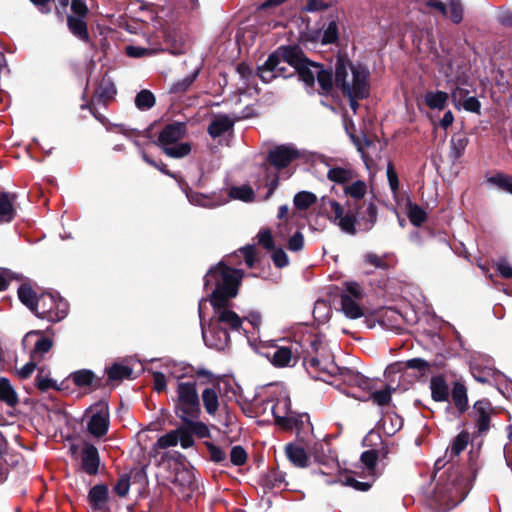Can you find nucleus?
<instances>
[{
    "instance_id": "nucleus-1",
    "label": "nucleus",
    "mask_w": 512,
    "mask_h": 512,
    "mask_svg": "<svg viewBox=\"0 0 512 512\" xmlns=\"http://www.w3.org/2000/svg\"><path fill=\"white\" fill-rule=\"evenodd\" d=\"M321 201L325 211L329 206L333 213L329 220L349 235L357 234V226L361 231L368 232L377 222L378 210L372 201H346L344 206L332 199L322 198Z\"/></svg>"
},
{
    "instance_id": "nucleus-2",
    "label": "nucleus",
    "mask_w": 512,
    "mask_h": 512,
    "mask_svg": "<svg viewBox=\"0 0 512 512\" xmlns=\"http://www.w3.org/2000/svg\"><path fill=\"white\" fill-rule=\"evenodd\" d=\"M479 469V453L470 451L467 466L451 465L440 476L435 488L436 497L456 505L472 489Z\"/></svg>"
},
{
    "instance_id": "nucleus-3",
    "label": "nucleus",
    "mask_w": 512,
    "mask_h": 512,
    "mask_svg": "<svg viewBox=\"0 0 512 512\" xmlns=\"http://www.w3.org/2000/svg\"><path fill=\"white\" fill-rule=\"evenodd\" d=\"M242 276V270L231 268L223 262L209 269L204 277V287L207 289L211 282L215 284L209 296L214 310L227 307L230 299L237 296Z\"/></svg>"
},
{
    "instance_id": "nucleus-4",
    "label": "nucleus",
    "mask_w": 512,
    "mask_h": 512,
    "mask_svg": "<svg viewBox=\"0 0 512 512\" xmlns=\"http://www.w3.org/2000/svg\"><path fill=\"white\" fill-rule=\"evenodd\" d=\"M187 134V124L185 122H172L166 124L159 132L157 140L153 143L158 146L162 152L174 159L187 156L191 152V144L188 142L178 143L179 140Z\"/></svg>"
},
{
    "instance_id": "nucleus-5",
    "label": "nucleus",
    "mask_w": 512,
    "mask_h": 512,
    "mask_svg": "<svg viewBox=\"0 0 512 512\" xmlns=\"http://www.w3.org/2000/svg\"><path fill=\"white\" fill-rule=\"evenodd\" d=\"M176 397L173 399L174 412L179 419L186 416L200 417L201 404L196 381H178Z\"/></svg>"
},
{
    "instance_id": "nucleus-6",
    "label": "nucleus",
    "mask_w": 512,
    "mask_h": 512,
    "mask_svg": "<svg viewBox=\"0 0 512 512\" xmlns=\"http://www.w3.org/2000/svg\"><path fill=\"white\" fill-rule=\"evenodd\" d=\"M369 76L370 72L364 65H358L352 69V87L347 92H341L342 95L349 100L350 108L354 113L359 108V100H363L369 96Z\"/></svg>"
},
{
    "instance_id": "nucleus-7",
    "label": "nucleus",
    "mask_w": 512,
    "mask_h": 512,
    "mask_svg": "<svg viewBox=\"0 0 512 512\" xmlns=\"http://www.w3.org/2000/svg\"><path fill=\"white\" fill-rule=\"evenodd\" d=\"M301 157L300 151L292 145H277L268 151L266 161L276 170L281 171Z\"/></svg>"
},
{
    "instance_id": "nucleus-8",
    "label": "nucleus",
    "mask_w": 512,
    "mask_h": 512,
    "mask_svg": "<svg viewBox=\"0 0 512 512\" xmlns=\"http://www.w3.org/2000/svg\"><path fill=\"white\" fill-rule=\"evenodd\" d=\"M283 60L275 53H271L266 61L258 67L257 75L264 83H270L278 77L289 78L295 75V72H289L288 68L281 65Z\"/></svg>"
},
{
    "instance_id": "nucleus-9",
    "label": "nucleus",
    "mask_w": 512,
    "mask_h": 512,
    "mask_svg": "<svg viewBox=\"0 0 512 512\" xmlns=\"http://www.w3.org/2000/svg\"><path fill=\"white\" fill-rule=\"evenodd\" d=\"M178 442L183 449L190 448L195 444L194 438L187 435L182 424L176 429L159 437L155 445L158 448L166 449L168 447L176 446Z\"/></svg>"
},
{
    "instance_id": "nucleus-10",
    "label": "nucleus",
    "mask_w": 512,
    "mask_h": 512,
    "mask_svg": "<svg viewBox=\"0 0 512 512\" xmlns=\"http://www.w3.org/2000/svg\"><path fill=\"white\" fill-rule=\"evenodd\" d=\"M100 406L101 408L90 417L87 423L88 432L97 438L105 436L110 425L107 403H102Z\"/></svg>"
},
{
    "instance_id": "nucleus-11",
    "label": "nucleus",
    "mask_w": 512,
    "mask_h": 512,
    "mask_svg": "<svg viewBox=\"0 0 512 512\" xmlns=\"http://www.w3.org/2000/svg\"><path fill=\"white\" fill-rule=\"evenodd\" d=\"M491 412L492 406L488 399H481L474 403L471 416L478 433L482 434L490 429Z\"/></svg>"
},
{
    "instance_id": "nucleus-12",
    "label": "nucleus",
    "mask_w": 512,
    "mask_h": 512,
    "mask_svg": "<svg viewBox=\"0 0 512 512\" xmlns=\"http://www.w3.org/2000/svg\"><path fill=\"white\" fill-rule=\"evenodd\" d=\"M36 337L33 348L30 351V358L42 361L46 353H48L53 347V340L50 337L44 335L41 330H33L26 334L23 339L25 344L29 339Z\"/></svg>"
},
{
    "instance_id": "nucleus-13",
    "label": "nucleus",
    "mask_w": 512,
    "mask_h": 512,
    "mask_svg": "<svg viewBox=\"0 0 512 512\" xmlns=\"http://www.w3.org/2000/svg\"><path fill=\"white\" fill-rule=\"evenodd\" d=\"M355 67L347 56L338 55L336 58L333 77L335 81V88L341 92H347L352 87V83L348 81V68L352 71Z\"/></svg>"
},
{
    "instance_id": "nucleus-14",
    "label": "nucleus",
    "mask_w": 512,
    "mask_h": 512,
    "mask_svg": "<svg viewBox=\"0 0 512 512\" xmlns=\"http://www.w3.org/2000/svg\"><path fill=\"white\" fill-rule=\"evenodd\" d=\"M100 455L98 449L91 443H85L81 450V470L95 476L99 472Z\"/></svg>"
},
{
    "instance_id": "nucleus-15",
    "label": "nucleus",
    "mask_w": 512,
    "mask_h": 512,
    "mask_svg": "<svg viewBox=\"0 0 512 512\" xmlns=\"http://www.w3.org/2000/svg\"><path fill=\"white\" fill-rule=\"evenodd\" d=\"M272 414L274 417L275 424L284 431H291L296 425L293 419V413L290 411V402L284 400L283 402H277L272 406Z\"/></svg>"
},
{
    "instance_id": "nucleus-16",
    "label": "nucleus",
    "mask_w": 512,
    "mask_h": 512,
    "mask_svg": "<svg viewBox=\"0 0 512 512\" xmlns=\"http://www.w3.org/2000/svg\"><path fill=\"white\" fill-rule=\"evenodd\" d=\"M74 385L78 388H90L92 391L105 387L103 377H97L92 370L80 369L70 374Z\"/></svg>"
},
{
    "instance_id": "nucleus-17",
    "label": "nucleus",
    "mask_w": 512,
    "mask_h": 512,
    "mask_svg": "<svg viewBox=\"0 0 512 512\" xmlns=\"http://www.w3.org/2000/svg\"><path fill=\"white\" fill-rule=\"evenodd\" d=\"M273 53L294 69L301 63H308V57L298 45H281Z\"/></svg>"
},
{
    "instance_id": "nucleus-18",
    "label": "nucleus",
    "mask_w": 512,
    "mask_h": 512,
    "mask_svg": "<svg viewBox=\"0 0 512 512\" xmlns=\"http://www.w3.org/2000/svg\"><path fill=\"white\" fill-rule=\"evenodd\" d=\"M315 461L321 465L338 468V455L335 449H333L329 442L316 443L312 451Z\"/></svg>"
},
{
    "instance_id": "nucleus-19",
    "label": "nucleus",
    "mask_w": 512,
    "mask_h": 512,
    "mask_svg": "<svg viewBox=\"0 0 512 512\" xmlns=\"http://www.w3.org/2000/svg\"><path fill=\"white\" fill-rule=\"evenodd\" d=\"M88 503L94 512L108 511L109 489L106 484L93 486L87 496Z\"/></svg>"
},
{
    "instance_id": "nucleus-20",
    "label": "nucleus",
    "mask_w": 512,
    "mask_h": 512,
    "mask_svg": "<svg viewBox=\"0 0 512 512\" xmlns=\"http://www.w3.org/2000/svg\"><path fill=\"white\" fill-rule=\"evenodd\" d=\"M339 370L344 383L350 386L358 387L364 392L373 390V381L360 372L354 371L350 368H341Z\"/></svg>"
},
{
    "instance_id": "nucleus-21",
    "label": "nucleus",
    "mask_w": 512,
    "mask_h": 512,
    "mask_svg": "<svg viewBox=\"0 0 512 512\" xmlns=\"http://www.w3.org/2000/svg\"><path fill=\"white\" fill-rule=\"evenodd\" d=\"M300 354L297 348L291 347H278L271 356V363L275 367H286L296 365Z\"/></svg>"
},
{
    "instance_id": "nucleus-22",
    "label": "nucleus",
    "mask_w": 512,
    "mask_h": 512,
    "mask_svg": "<svg viewBox=\"0 0 512 512\" xmlns=\"http://www.w3.org/2000/svg\"><path fill=\"white\" fill-rule=\"evenodd\" d=\"M17 199L16 193L7 191L0 192V222L10 223L16 217L15 202Z\"/></svg>"
},
{
    "instance_id": "nucleus-23",
    "label": "nucleus",
    "mask_w": 512,
    "mask_h": 512,
    "mask_svg": "<svg viewBox=\"0 0 512 512\" xmlns=\"http://www.w3.org/2000/svg\"><path fill=\"white\" fill-rule=\"evenodd\" d=\"M105 374L107 375L106 386H114L119 384L124 379H132L133 369L128 365L120 363H113L110 367L105 368Z\"/></svg>"
},
{
    "instance_id": "nucleus-24",
    "label": "nucleus",
    "mask_w": 512,
    "mask_h": 512,
    "mask_svg": "<svg viewBox=\"0 0 512 512\" xmlns=\"http://www.w3.org/2000/svg\"><path fill=\"white\" fill-rule=\"evenodd\" d=\"M117 93L115 84L106 74L102 77L100 82L98 83L93 98L99 103L103 105H107L111 100L114 99Z\"/></svg>"
},
{
    "instance_id": "nucleus-25",
    "label": "nucleus",
    "mask_w": 512,
    "mask_h": 512,
    "mask_svg": "<svg viewBox=\"0 0 512 512\" xmlns=\"http://www.w3.org/2000/svg\"><path fill=\"white\" fill-rule=\"evenodd\" d=\"M200 417H191L186 416L184 419H180L182 422V427H184L188 436L192 437L196 436L200 439L202 438H210L211 433L208 426L202 422L198 421Z\"/></svg>"
},
{
    "instance_id": "nucleus-26",
    "label": "nucleus",
    "mask_w": 512,
    "mask_h": 512,
    "mask_svg": "<svg viewBox=\"0 0 512 512\" xmlns=\"http://www.w3.org/2000/svg\"><path fill=\"white\" fill-rule=\"evenodd\" d=\"M234 127V120L226 114H219L214 117L207 128L208 134L212 138H218L226 132L232 130Z\"/></svg>"
},
{
    "instance_id": "nucleus-27",
    "label": "nucleus",
    "mask_w": 512,
    "mask_h": 512,
    "mask_svg": "<svg viewBox=\"0 0 512 512\" xmlns=\"http://www.w3.org/2000/svg\"><path fill=\"white\" fill-rule=\"evenodd\" d=\"M87 17H74L72 15L67 16V27L69 31L77 37L79 40L89 43L90 35L88 31V25L86 21Z\"/></svg>"
},
{
    "instance_id": "nucleus-28",
    "label": "nucleus",
    "mask_w": 512,
    "mask_h": 512,
    "mask_svg": "<svg viewBox=\"0 0 512 512\" xmlns=\"http://www.w3.org/2000/svg\"><path fill=\"white\" fill-rule=\"evenodd\" d=\"M320 90L318 93L323 96H328L332 93L335 87V81L333 77V69L325 68L323 64H321V68H317L316 77Z\"/></svg>"
},
{
    "instance_id": "nucleus-29",
    "label": "nucleus",
    "mask_w": 512,
    "mask_h": 512,
    "mask_svg": "<svg viewBox=\"0 0 512 512\" xmlns=\"http://www.w3.org/2000/svg\"><path fill=\"white\" fill-rule=\"evenodd\" d=\"M285 453L289 461L298 468H306L309 466V456L305 449L300 445L288 443L285 446Z\"/></svg>"
},
{
    "instance_id": "nucleus-30",
    "label": "nucleus",
    "mask_w": 512,
    "mask_h": 512,
    "mask_svg": "<svg viewBox=\"0 0 512 512\" xmlns=\"http://www.w3.org/2000/svg\"><path fill=\"white\" fill-rule=\"evenodd\" d=\"M431 398L435 402H446L449 400V386L442 375L433 376L430 380Z\"/></svg>"
},
{
    "instance_id": "nucleus-31",
    "label": "nucleus",
    "mask_w": 512,
    "mask_h": 512,
    "mask_svg": "<svg viewBox=\"0 0 512 512\" xmlns=\"http://www.w3.org/2000/svg\"><path fill=\"white\" fill-rule=\"evenodd\" d=\"M285 476L286 474L278 468H272L262 477L261 485L269 490H282L288 486Z\"/></svg>"
},
{
    "instance_id": "nucleus-32",
    "label": "nucleus",
    "mask_w": 512,
    "mask_h": 512,
    "mask_svg": "<svg viewBox=\"0 0 512 512\" xmlns=\"http://www.w3.org/2000/svg\"><path fill=\"white\" fill-rule=\"evenodd\" d=\"M451 398L459 416L468 410L467 389L463 383L458 381L454 382L451 390Z\"/></svg>"
},
{
    "instance_id": "nucleus-33",
    "label": "nucleus",
    "mask_w": 512,
    "mask_h": 512,
    "mask_svg": "<svg viewBox=\"0 0 512 512\" xmlns=\"http://www.w3.org/2000/svg\"><path fill=\"white\" fill-rule=\"evenodd\" d=\"M55 305V296L51 293H42L39 295V299L37 301V308L33 309V313L38 318L46 319L50 322V314H53V309Z\"/></svg>"
},
{
    "instance_id": "nucleus-34",
    "label": "nucleus",
    "mask_w": 512,
    "mask_h": 512,
    "mask_svg": "<svg viewBox=\"0 0 512 512\" xmlns=\"http://www.w3.org/2000/svg\"><path fill=\"white\" fill-rule=\"evenodd\" d=\"M308 63H301L298 67L294 69L295 74L299 76V79L308 87L313 88L315 85V77L316 71L313 72L311 67L321 68V63L314 62L308 58Z\"/></svg>"
},
{
    "instance_id": "nucleus-35",
    "label": "nucleus",
    "mask_w": 512,
    "mask_h": 512,
    "mask_svg": "<svg viewBox=\"0 0 512 512\" xmlns=\"http://www.w3.org/2000/svg\"><path fill=\"white\" fill-rule=\"evenodd\" d=\"M191 371L193 374L191 375L192 378H194L193 381H196V385H211L210 388H219L221 377L218 375H215L210 370H207L205 368H194L191 367Z\"/></svg>"
},
{
    "instance_id": "nucleus-36",
    "label": "nucleus",
    "mask_w": 512,
    "mask_h": 512,
    "mask_svg": "<svg viewBox=\"0 0 512 512\" xmlns=\"http://www.w3.org/2000/svg\"><path fill=\"white\" fill-rule=\"evenodd\" d=\"M219 388H205L202 391L201 399L207 414L215 416L219 409Z\"/></svg>"
},
{
    "instance_id": "nucleus-37",
    "label": "nucleus",
    "mask_w": 512,
    "mask_h": 512,
    "mask_svg": "<svg viewBox=\"0 0 512 512\" xmlns=\"http://www.w3.org/2000/svg\"><path fill=\"white\" fill-rule=\"evenodd\" d=\"M217 313V324L223 323L230 327V329L238 331L242 327V319L238 314L230 309L220 308L214 310Z\"/></svg>"
},
{
    "instance_id": "nucleus-38",
    "label": "nucleus",
    "mask_w": 512,
    "mask_h": 512,
    "mask_svg": "<svg viewBox=\"0 0 512 512\" xmlns=\"http://www.w3.org/2000/svg\"><path fill=\"white\" fill-rule=\"evenodd\" d=\"M18 298L30 311L37 308L39 296L30 284L22 283L17 290Z\"/></svg>"
},
{
    "instance_id": "nucleus-39",
    "label": "nucleus",
    "mask_w": 512,
    "mask_h": 512,
    "mask_svg": "<svg viewBox=\"0 0 512 512\" xmlns=\"http://www.w3.org/2000/svg\"><path fill=\"white\" fill-rule=\"evenodd\" d=\"M469 143L468 137L464 133H455L450 140V157L453 160L461 158Z\"/></svg>"
},
{
    "instance_id": "nucleus-40",
    "label": "nucleus",
    "mask_w": 512,
    "mask_h": 512,
    "mask_svg": "<svg viewBox=\"0 0 512 512\" xmlns=\"http://www.w3.org/2000/svg\"><path fill=\"white\" fill-rule=\"evenodd\" d=\"M449 99V94L444 91H427L424 95L425 104L433 110H443Z\"/></svg>"
},
{
    "instance_id": "nucleus-41",
    "label": "nucleus",
    "mask_w": 512,
    "mask_h": 512,
    "mask_svg": "<svg viewBox=\"0 0 512 512\" xmlns=\"http://www.w3.org/2000/svg\"><path fill=\"white\" fill-rule=\"evenodd\" d=\"M341 308L345 316L351 319H357L364 315L357 299H353L347 294L341 295Z\"/></svg>"
},
{
    "instance_id": "nucleus-42",
    "label": "nucleus",
    "mask_w": 512,
    "mask_h": 512,
    "mask_svg": "<svg viewBox=\"0 0 512 512\" xmlns=\"http://www.w3.org/2000/svg\"><path fill=\"white\" fill-rule=\"evenodd\" d=\"M0 400L10 407H15L19 402L16 391L5 377L0 378Z\"/></svg>"
},
{
    "instance_id": "nucleus-43",
    "label": "nucleus",
    "mask_w": 512,
    "mask_h": 512,
    "mask_svg": "<svg viewBox=\"0 0 512 512\" xmlns=\"http://www.w3.org/2000/svg\"><path fill=\"white\" fill-rule=\"evenodd\" d=\"M395 391L390 385H386L383 390L380 391H366L368 396L363 398V401L372 400L378 406H386L391 402L392 393Z\"/></svg>"
},
{
    "instance_id": "nucleus-44",
    "label": "nucleus",
    "mask_w": 512,
    "mask_h": 512,
    "mask_svg": "<svg viewBox=\"0 0 512 512\" xmlns=\"http://www.w3.org/2000/svg\"><path fill=\"white\" fill-rule=\"evenodd\" d=\"M352 178L353 171L343 167H332L327 172V179L337 184H345Z\"/></svg>"
},
{
    "instance_id": "nucleus-45",
    "label": "nucleus",
    "mask_w": 512,
    "mask_h": 512,
    "mask_svg": "<svg viewBox=\"0 0 512 512\" xmlns=\"http://www.w3.org/2000/svg\"><path fill=\"white\" fill-rule=\"evenodd\" d=\"M366 192L367 185L362 180H357L344 188V193L351 198L349 201H365L363 198Z\"/></svg>"
},
{
    "instance_id": "nucleus-46",
    "label": "nucleus",
    "mask_w": 512,
    "mask_h": 512,
    "mask_svg": "<svg viewBox=\"0 0 512 512\" xmlns=\"http://www.w3.org/2000/svg\"><path fill=\"white\" fill-rule=\"evenodd\" d=\"M408 218L412 225L415 227H421L427 220V213L419 205L412 203L410 200L407 203Z\"/></svg>"
},
{
    "instance_id": "nucleus-47",
    "label": "nucleus",
    "mask_w": 512,
    "mask_h": 512,
    "mask_svg": "<svg viewBox=\"0 0 512 512\" xmlns=\"http://www.w3.org/2000/svg\"><path fill=\"white\" fill-rule=\"evenodd\" d=\"M44 369V367L38 368V374L35 377V386L37 389L41 392H47L50 389L62 391V387L58 386L55 380L43 375Z\"/></svg>"
},
{
    "instance_id": "nucleus-48",
    "label": "nucleus",
    "mask_w": 512,
    "mask_h": 512,
    "mask_svg": "<svg viewBox=\"0 0 512 512\" xmlns=\"http://www.w3.org/2000/svg\"><path fill=\"white\" fill-rule=\"evenodd\" d=\"M317 201V197L314 193L309 191L298 192L293 199L294 206L296 209L305 211Z\"/></svg>"
},
{
    "instance_id": "nucleus-49",
    "label": "nucleus",
    "mask_w": 512,
    "mask_h": 512,
    "mask_svg": "<svg viewBox=\"0 0 512 512\" xmlns=\"http://www.w3.org/2000/svg\"><path fill=\"white\" fill-rule=\"evenodd\" d=\"M363 261L365 264L383 271H388L391 267L388 262V254L378 256L376 253L368 252L363 256Z\"/></svg>"
},
{
    "instance_id": "nucleus-50",
    "label": "nucleus",
    "mask_w": 512,
    "mask_h": 512,
    "mask_svg": "<svg viewBox=\"0 0 512 512\" xmlns=\"http://www.w3.org/2000/svg\"><path fill=\"white\" fill-rule=\"evenodd\" d=\"M379 458V452L375 449L366 450L361 454L360 460L367 468L368 474L376 477V465Z\"/></svg>"
},
{
    "instance_id": "nucleus-51",
    "label": "nucleus",
    "mask_w": 512,
    "mask_h": 512,
    "mask_svg": "<svg viewBox=\"0 0 512 512\" xmlns=\"http://www.w3.org/2000/svg\"><path fill=\"white\" fill-rule=\"evenodd\" d=\"M156 99L154 94L147 89H143L137 93L135 97V105L141 111L151 109L155 105Z\"/></svg>"
},
{
    "instance_id": "nucleus-52",
    "label": "nucleus",
    "mask_w": 512,
    "mask_h": 512,
    "mask_svg": "<svg viewBox=\"0 0 512 512\" xmlns=\"http://www.w3.org/2000/svg\"><path fill=\"white\" fill-rule=\"evenodd\" d=\"M470 435L466 431L460 432L455 439L453 440L450 448V460H453V457L459 456L462 451H464L469 443Z\"/></svg>"
},
{
    "instance_id": "nucleus-53",
    "label": "nucleus",
    "mask_w": 512,
    "mask_h": 512,
    "mask_svg": "<svg viewBox=\"0 0 512 512\" xmlns=\"http://www.w3.org/2000/svg\"><path fill=\"white\" fill-rule=\"evenodd\" d=\"M198 74L199 71L196 70L192 74L186 76L185 78L174 82L171 85L169 92L173 94H181L186 92L190 88V86L195 82V80L198 77Z\"/></svg>"
},
{
    "instance_id": "nucleus-54",
    "label": "nucleus",
    "mask_w": 512,
    "mask_h": 512,
    "mask_svg": "<svg viewBox=\"0 0 512 512\" xmlns=\"http://www.w3.org/2000/svg\"><path fill=\"white\" fill-rule=\"evenodd\" d=\"M204 445L206 446L209 452L210 461L216 464L228 466V463L226 462V453L222 448L209 441H205Z\"/></svg>"
},
{
    "instance_id": "nucleus-55",
    "label": "nucleus",
    "mask_w": 512,
    "mask_h": 512,
    "mask_svg": "<svg viewBox=\"0 0 512 512\" xmlns=\"http://www.w3.org/2000/svg\"><path fill=\"white\" fill-rule=\"evenodd\" d=\"M488 181L500 189L512 194V176L504 173H497L491 176Z\"/></svg>"
},
{
    "instance_id": "nucleus-56",
    "label": "nucleus",
    "mask_w": 512,
    "mask_h": 512,
    "mask_svg": "<svg viewBox=\"0 0 512 512\" xmlns=\"http://www.w3.org/2000/svg\"><path fill=\"white\" fill-rule=\"evenodd\" d=\"M68 314V303L61 298L55 297L53 314H50V322H59Z\"/></svg>"
},
{
    "instance_id": "nucleus-57",
    "label": "nucleus",
    "mask_w": 512,
    "mask_h": 512,
    "mask_svg": "<svg viewBox=\"0 0 512 512\" xmlns=\"http://www.w3.org/2000/svg\"><path fill=\"white\" fill-rule=\"evenodd\" d=\"M229 196L233 199H239L242 201H250L254 196V191L250 186H233L230 189Z\"/></svg>"
},
{
    "instance_id": "nucleus-58",
    "label": "nucleus",
    "mask_w": 512,
    "mask_h": 512,
    "mask_svg": "<svg viewBox=\"0 0 512 512\" xmlns=\"http://www.w3.org/2000/svg\"><path fill=\"white\" fill-rule=\"evenodd\" d=\"M463 5L460 0H449L448 16L452 23L459 24L463 20Z\"/></svg>"
},
{
    "instance_id": "nucleus-59",
    "label": "nucleus",
    "mask_w": 512,
    "mask_h": 512,
    "mask_svg": "<svg viewBox=\"0 0 512 512\" xmlns=\"http://www.w3.org/2000/svg\"><path fill=\"white\" fill-rule=\"evenodd\" d=\"M141 157H142V159H143V161L145 163H147L148 165L156 168L161 173H163V174H165V175H167L169 177H172V178L176 177L175 174L172 173L168 169L167 165L163 161H161V160H159V161L154 160L145 150H141Z\"/></svg>"
},
{
    "instance_id": "nucleus-60",
    "label": "nucleus",
    "mask_w": 512,
    "mask_h": 512,
    "mask_svg": "<svg viewBox=\"0 0 512 512\" xmlns=\"http://www.w3.org/2000/svg\"><path fill=\"white\" fill-rule=\"evenodd\" d=\"M338 41V26L336 21L332 20L328 23L323 31L321 43L324 45L334 44Z\"/></svg>"
},
{
    "instance_id": "nucleus-61",
    "label": "nucleus",
    "mask_w": 512,
    "mask_h": 512,
    "mask_svg": "<svg viewBox=\"0 0 512 512\" xmlns=\"http://www.w3.org/2000/svg\"><path fill=\"white\" fill-rule=\"evenodd\" d=\"M211 332L216 337L219 343L215 344L217 349H223L230 342V335L226 328L221 327L219 324H212Z\"/></svg>"
},
{
    "instance_id": "nucleus-62",
    "label": "nucleus",
    "mask_w": 512,
    "mask_h": 512,
    "mask_svg": "<svg viewBox=\"0 0 512 512\" xmlns=\"http://www.w3.org/2000/svg\"><path fill=\"white\" fill-rule=\"evenodd\" d=\"M247 452L246 450L240 446H233L230 452V462L234 466H242L247 462Z\"/></svg>"
},
{
    "instance_id": "nucleus-63",
    "label": "nucleus",
    "mask_w": 512,
    "mask_h": 512,
    "mask_svg": "<svg viewBox=\"0 0 512 512\" xmlns=\"http://www.w3.org/2000/svg\"><path fill=\"white\" fill-rule=\"evenodd\" d=\"M408 369L417 370L421 376H425L430 370V363L422 358H412L405 362Z\"/></svg>"
},
{
    "instance_id": "nucleus-64",
    "label": "nucleus",
    "mask_w": 512,
    "mask_h": 512,
    "mask_svg": "<svg viewBox=\"0 0 512 512\" xmlns=\"http://www.w3.org/2000/svg\"><path fill=\"white\" fill-rule=\"evenodd\" d=\"M258 243L268 251L275 247L272 231L269 228H262L257 234Z\"/></svg>"
}]
</instances>
